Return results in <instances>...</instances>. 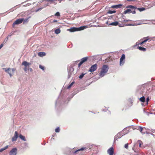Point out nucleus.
Here are the masks:
<instances>
[{
    "instance_id": "obj_11",
    "label": "nucleus",
    "mask_w": 155,
    "mask_h": 155,
    "mask_svg": "<svg viewBox=\"0 0 155 155\" xmlns=\"http://www.w3.org/2000/svg\"><path fill=\"white\" fill-rule=\"evenodd\" d=\"M149 38L148 37H146L144 38H143V39H144V40L143 41H141L142 39L140 40V42L137 45H142L146 42L148 40H149Z\"/></svg>"
},
{
    "instance_id": "obj_6",
    "label": "nucleus",
    "mask_w": 155,
    "mask_h": 155,
    "mask_svg": "<svg viewBox=\"0 0 155 155\" xmlns=\"http://www.w3.org/2000/svg\"><path fill=\"white\" fill-rule=\"evenodd\" d=\"M31 64L27 62V61H23L22 63V64L25 66V68H24V70L25 71H26L27 70H28V68L29 67V66L31 65Z\"/></svg>"
},
{
    "instance_id": "obj_7",
    "label": "nucleus",
    "mask_w": 155,
    "mask_h": 155,
    "mask_svg": "<svg viewBox=\"0 0 155 155\" xmlns=\"http://www.w3.org/2000/svg\"><path fill=\"white\" fill-rule=\"evenodd\" d=\"M97 68V64H94L92 65L88 71L92 73L94 71H96Z\"/></svg>"
},
{
    "instance_id": "obj_30",
    "label": "nucleus",
    "mask_w": 155,
    "mask_h": 155,
    "mask_svg": "<svg viewBox=\"0 0 155 155\" xmlns=\"http://www.w3.org/2000/svg\"><path fill=\"white\" fill-rule=\"evenodd\" d=\"M84 74H81L80 76H79V78L80 79H81L83 77H84Z\"/></svg>"
},
{
    "instance_id": "obj_28",
    "label": "nucleus",
    "mask_w": 155,
    "mask_h": 155,
    "mask_svg": "<svg viewBox=\"0 0 155 155\" xmlns=\"http://www.w3.org/2000/svg\"><path fill=\"white\" fill-rule=\"evenodd\" d=\"M55 16H60V14L59 12H57L54 15Z\"/></svg>"
},
{
    "instance_id": "obj_12",
    "label": "nucleus",
    "mask_w": 155,
    "mask_h": 155,
    "mask_svg": "<svg viewBox=\"0 0 155 155\" xmlns=\"http://www.w3.org/2000/svg\"><path fill=\"white\" fill-rule=\"evenodd\" d=\"M124 134L122 135V134L120 132L118 133L117 135H116L114 137V142L117 140L118 139L120 138L122 136L124 135Z\"/></svg>"
},
{
    "instance_id": "obj_46",
    "label": "nucleus",
    "mask_w": 155,
    "mask_h": 155,
    "mask_svg": "<svg viewBox=\"0 0 155 155\" xmlns=\"http://www.w3.org/2000/svg\"><path fill=\"white\" fill-rule=\"evenodd\" d=\"M54 137V136L53 135H52V138L53 137Z\"/></svg>"
},
{
    "instance_id": "obj_23",
    "label": "nucleus",
    "mask_w": 155,
    "mask_h": 155,
    "mask_svg": "<svg viewBox=\"0 0 155 155\" xmlns=\"http://www.w3.org/2000/svg\"><path fill=\"white\" fill-rule=\"evenodd\" d=\"M61 30L59 28L55 30V33L56 34H59Z\"/></svg>"
},
{
    "instance_id": "obj_33",
    "label": "nucleus",
    "mask_w": 155,
    "mask_h": 155,
    "mask_svg": "<svg viewBox=\"0 0 155 155\" xmlns=\"http://www.w3.org/2000/svg\"><path fill=\"white\" fill-rule=\"evenodd\" d=\"M128 143L124 145V147L126 149H127L128 148Z\"/></svg>"
},
{
    "instance_id": "obj_3",
    "label": "nucleus",
    "mask_w": 155,
    "mask_h": 155,
    "mask_svg": "<svg viewBox=\"0 0 155 155\" xmlns=\"http://www.w3.org/2000/svg\"><path fill=\"white\" fill-rule=\"evenodd\" d=\"M108 67L106 65H104L102 67L101 71L99 74V76L100 77H103L107 72L108 70Z\"/></svg>"
},
{
    "instance_id": "obj_32",
    "label": "nucleus",
    "mask_w": 155,
    "mask_h": 155,
    "mask_svg": "<svg viewBox=\"0 0 155 155\" xmlns=\"http://www.w3.org/2000/svg\"><path fill=\"white\" fill-rule=\"evenodd\" d=\"M138 142H139V147H140L142 142L140 140H138Z\"/></svg>"
},
{
    "instance_id": "obj_40",
    "label": "nucleus",
    "mask_w": 155,
    "mask_h": 155,
    "mask_svg": "<svg viewBox=\"0 0 155 155\" xmlns=\"http://www.w3.org/2000/svg\"><path fill=\"white\" fill-rule=\"evenodd\" d=\"M132 127V129L133 130H134L135 129L134 127Z\"/></svg>"
},
{
    "instance_id": "obj_36",
    "label": "nucleus",
    "mask_w": 155,
    "mask_h": 155,
    "mask_svg": "<svg viewBox=\"0 0 155 155\" xmlns=\"http://www.w3.org/2000/svg\"><path fill=\"white\" fill-rule=\"evenodd\" d=\"M136 0H127V2H132V1H135Z\"/></svg>"
},
{
    "instance_id": "obj_38",
    "label": "nucleus",
    "mask_w": 155,
    "mask_h": 155,
    "mask_svg": "<svg viewBox=\"0 0 155 155\" xmlns=\"http://www.w3.org/2000/svg\"><path fill=\"white\" fill-rule=\"evenodd\" d=\"M130 21V20H125V19L124 20V21H125V22H127V21Z\"/></svg>"
},
{
    "instance_id": "obj_10",
    "label": "nucleus",
    "mask_w": 155,
    "mask_h": 155,
    "mask_svg": "<svg viewBox=\"0 0 155 155\" xmlns=\"http://www.w3.org/2000/svg\"><path fill=\"white\" fill-rule=\"evenodd\" d=\"M88 57H85L82 58L81 61L78 64V68H80L81 65L85 62L88 59Z\"/></svg>"
},
{
    "instance_id": "obj_22",
    "label": "nucleus",
    "mask_w": 155,
    "mask_h": 155,
    "mask_svg": "<svg viewBox=\"0 0 155 155\" xmlns=\"http://www.w3.org/2000/svg\"><path fill=\"white\" fill-rule=\"evenodd\" d=\"M139 100L140 101L144 102L145 101V98L144 96L140 98Z\"/></svg>"
},
{
    "instance_id": "obj_1",
    "label": "nucleus",
    "mask_w": 155,
    "mask_h": 155,
    "mask_svg": "<svg viewBox=\"0 0 155 155\" xmlns=\"http://www.w3.org/2000/svg\"><path fill=\"white\" fill-rule=\"evenodd\" d=\"M137 129L139 130L140 132L143 134H151L154 136H155V130L146 128L145 127L143 128L141 127H137Z\"/></svg>"
},
{
    "instance_id": "obj_39",
    "label": "nucleus",
    "mask_w": 155,
    "mask_h": 155,
    "mask_svg": "<svg viewBox=\"0 0 155 155\" xmlns=\"http://www.w3.org/2000/svg\"><path fill=\"white\" fill-rule=\"evenodd\" d=\"M149 101V97H147V104H148V101Z\"/></svg>"
},
{
    "instance_id": "obj_45",
    "label": "nucleus",
    "mask_w": 155,
    "mask_h": 155,
    "mask_svg": "<svg viewBox=\"0 0 155 155\" xmlns=\"http://www.w3.org/2000/svg\"><path fill=\"white\" fill-rule=\"evenodd\" d=\"M128 128H127V127L126 128H125V129H128Z\"/></svg>"
},
{
    "instance_id": "obj_20",
    "label": "nucleus",
    "mask_w": 155,
    "mask_h": 155,
    "mask_svg": "<svg viewBox=\"0 0 155 155\" xmlns=\"http://www.w3.org/2000/svg\"><path fill=\"white\" fill-rule=\"evenodd\" d=\"M137 48L139 49V50H140V51H146V49L144 48L138 46L137 47Z\"/></svg>"
},
{
    "instance_id": "obj_15",
    "label": "nucleus",
    "mask_w": 155,
    "mask_h": 155,
    "mask_svg": "<svg viewBox=\"0 0 155 155\" xmlns=\"http://www.w3.org/2000/svg\"><path fill=\"white\" fill-rule=\"evenodd\" d=\"M107 153L109 154V155H113L114 153L113 148L111 147L108 150Z\"/></svg>"
},
{
    "instance_id": "obj_29",
    "label": "nucleus",
    "mask_w": 155,
    "mask_h": 155,
    "mask_svg": "<svg viewBox=\"0 0 155 155\" xmlns=\"http://www.w3.org/2000/svg\"><path fill=\"white\" fill-rule=\"evenodd\" d=\"M39 68L41 69L42 70H44V66H41V65H39Z\"/></svg>"
},
{
    "instance_id": "obj_5",
    "label": "nucleus",
    "mask_w": 155,
    "mask_h": 155,
    "mask_svg": "<svg viewBox=\"0 0 155 155\" xmlns=\"http://www.w3.org/2000/svg\"><path fill=\"white\" fill-rule=\"evenodd\" d=\"M85 27H86L85 26H81L78 28L73 27L69 29V30L71 32H74L83 30L84 29Z\"/></svg>"
},
{
    "instance_id": "obj_8",
    "label": "nucleus",
    "mask_w": 155,
    "mask_h": 155,
    "mask_svg": "<svg viewBox=\"0 0 155 155\" xmlns=\"http://www.w3.org/2000/svg\"><path fill=\"white\" fill-rule=\"evenodd\" d=\"M24 20V18H20L16 20L13 23L12 26L14 27L15 25H18L22 23Z\"/></svg>"
},
{
    "instance_id": "obj_42",
    "label": "nucleus",
    "mask_w": 155,
    "mask_h": 155,
    "mask_svg": "<svg viewBox=\"0 0 155 155\" xmlns=\"http://www.w3.org/2000/svg\"><path fill=\"white\" fill-rule=\"evenodd\" d=\"M58 1H59L60 2H61L62 0H58Z\"/></svg>"
},
{
    "instance_id": "obj_2",
    "label": "nucleus",
    "mask_w": 155,
    "mask_h": 155,
    "mask_svg": "<svg viewBox=\"0 0 155 155\" xmlns=\"http://www.w3.org/2000/svg\"><path fill=\"white\" fill-rule=\"evenodd\" d=\"M86 149L85 147H82L77 150L74 151L73 149L69 150V153H68V155H82V153L80 152V151Z\"/></svg>"
},
{
    "instance_id": "obj_17",
    "label": "nucleus",
    "mask_w": 155,
    "mask_h": 155,
    "mask_svg": "<svg viewBox=\"0 0 155 155\" xmlns=\"http://www.w3.org/2000/svg\"><path fill=\"white\" fill-rule=\"evenodd\" d=\"M118 24V22L117 21H115L114 22L111 23L109 25L111 26H117Z\"/></svg>"
},
{
    "instance_id": "obj_43",
    "label": "nucleus",
    "mask_w": 155,
    "mask_h": 155,
    "mask_svg": "<svg viewBox=\"0 0 155 155\" xmlns=\"http://www.w3.org/2000/svg\"><path fill=\"white\" fill-rule=\"evenodd\" d=\"M108 21H107L106 22V24H108Z\"/></svg>"
},
{
    "instance_id": "obj_31",
    "label": "nucleus",
    "mask_w": 155,
    "mask_h": 155,
    "mask_svg": "<svg viewBox=\"0 0 155 155\" xmlns=\"http://www.w3.org/2000/svg\"><path fill=\"white\" fill-rule=\"evenodd\" d=\"M28 18L26 19H24V20L23 21V23L24 24L26 22H28Z\"/></svg>"
},
{
    "instance_id": "obj_4",
    "label": "nucleus",
    "mask_w": 155,
    "mask_h": 155,
    "mask_svg": "<svg viewBox=\"0 0 155 155\" xmlns=\"http://www.w3.org/2000/svg\"><path fill=\"white\" fill-rule=\"evenodd\" d=\"M126 7L127 8H129L131 9H127L125 10L124 12V14H125L130 12L132 13L133 14H134L136 13L135 10L137 8L136 7L131 5H130L127 6Z\"/></svg>"
},
{
    "instance_id": "obj_27",
    "label": "nucleus",
    "mask_w": 155,
    "mask_h": 155,
    "mask_svg": "<svg viewBox=\"0 0 155 155\" xmlns=\"http://www.w3.org/2000/svg\"><path fill=\"white\" fill-rule=\"evenodd\" d=\"M138 9L140 11H144L145 10V8H138Z\"/></svg>"
},
{
    "instance_id": "obj_37",
    "label": "nucleus",
    "mask_w": 155,
    "mask_h": 155,
    "mask_svg": "<svg viewBox=\"0 0 155 155\" xmlns=\"http://www.w3.org/2000/svg\"><path fill=\"white\" fill-rule=\"evenodd\" d=\"M3 45L2 44L0 45V49L3 47Z\"/></svg>"
},
{
    "instance_id": "obj_9",
    "label": "nucleus",
    "mask_w": 155,
    "mask_h": 155,
    "mask_svg": "<svg viewBox=\"0 0 155 155\" xmlns=\"http://www.w3.org/2000/svg\"><path fill=\"white\" fill-rule=\"evenodd\" d=\"M125 56L124 54H123L121 58L120 59V65H122L124 64L125 62Z\"/></svg>"
},
{
    "instance_id": "obj_48",
    "label": "nucleus",
    "mask_w": 155,
    "mask_h": 155,
    "mask_svg": "<svg viewBox=\"0 0 155 155\" xmlns=\"http://www.w3.org/2000/svg\"><path fill=\"white\" fill-rule=\"evenodd\" d=\"M32 70L31 68L30 70Z\"/></svg>"
},
{
    "instance_id": "obj_24",
    "label": "nucleus",
    "mask_w": 155,
    "mask_h": 155,
    "mask_svg": "<svg viewBox=\"0 0 155 155\" xmlns=\"http://www.w3.org/2000/svg\"><path fill=\"white\" fill-rule=\"evenodd\" d=\"M74 82H72L70 85H69L67 87L68 89H69L73 85V84L74 83Z\"/></svg>"
},
{
    "instance_id": "obj_16",
    "label": "nucleus",
    "mask_w": 155,
    "mask_h": 155,
    "mask_svg": "<svg viewBox=\"0 0 155 155\" xmlns=\"http://www.w3.org/2000/svg\"><path fill=\"white\" fill-rule=\"evenodd\" d=\"M122 5H123L122 4H119L117 5H113L112 6V7L113 8H119L122 7Z\"/></svg>"
},
{
    "instance_id": "obj_19",
    "label": "nucleus",
    "mask_w": 155,
    "mask_h": 155,
    "mask_svg": "<svg viewBox=\"0 0 155 155\" xmlns=\"http://www.w3.org/2000/svg\"><path fill=\"white\" fill-rule=\"evenodd\" d=\"M19 137L22 140L24 141H26V139L25 136H23L21 134H20L19 135Z\"/></svg>"
},
{
    "instance_id": "obj_21",
    "label": "nucleus",
    "mask_w": 155,
    "mask_h": 155,
    "mask_svg": "<svg viewBox=\"0 0 155 155\" xmlns=\"http://www.w3.org/2000/svg\"><path fill=\"white\" fill-rule=\"evenodd\" d=\"M38 55L40 57H43L45 55V52H41L38 53Z\"/></svg>"
},
{
    "instance_id": "obj_14",
    "label": "nucleus",
    "mask_w": 155,
    "mask_h": 155,
    "mask_svg": "<svg viewBox=\"0 0 155 155\" xmlns=\"http://www.w3.org/2000/svg\"><path fill=\"white\" fill-rule=\"evenodd\" d=\"M18 134L17 131L15 132L14 136L12 137V141H16L17 140V138L18 137Z\"/></svg>"
},
{
    "instance_id": "obj_25",
    "label": "nucleus",
    "mask_w": 155,
    "mask_h": 155,
    "mask_svg": "<svg viewBox=\"0 0 155 155\" xmlns=\"http://www.w3.org/2000/svg\"><path fill=\"white\" fill-rule=\"evenodd\" d=\"M116 12V11H111L110 10H109L108 12V13L109 14H112L114 13H115Z\"/></svg>"
},
{
    "instance_id": "obj_26",
    "label": "nucleus",
    "mask_w": 155,
    "mask_h": 155,
    "mask_svg": "<svg viewBox=\"0 0 155 155\" xmlns=\"http://www.w3.org/2000/svg\"><path fill=\"white\" fill-rule=\"evenodd\" d=\"M60 131V129L59 128V127H58L57 128H56L55 129V131L56 132H59Z\"/></svg>"
},
{
    "instance_id": "obj_18",
    "label": "nucleus",
    "mask_w": 155,
    "mask_h": 155,
    "mask_svg": "<svg viewBox=\"0 0 155 155\" xmlns=\"http://www.w3.org/2000/svg\"><path fill=\"white\" fill-rule=\"evenodd\" d=\"M8 147V145H7L5 147H3L0 149V153L2 152L3 151L7 149Z\"/></svg>"
},
{
    "instance_id": "obj_47",
    "label": "nucleus",
    "mask_w": 155,
    "mask_h": 155,
    "mask_svg": "<svg viewBox=\"0 0 155 155\" xmlns=\"http://www.w3.org/2000/svg\"><path fill=\"white\" fill-rule=\"evenodd\" d=\"M125 130L124 129V130L123 131V132H124V131H125Z\"/></svg>"
},
{
    "instance_id": "obj_35",
    "label": "nucleus",
    "mask_w": 155,
    "mask_h": 155,
    "mask_svg": "<svg viewBox=\"0 0 155 155\" xmlns=\"http://www.w3.org/2000/svg\"><path fill=\"white\" fill-rule=\"evenodd\" d=\"M24 144L25 147H28V143H24Z\"/></svg>"
},
{
    "instance_id": "obj_41",
    "label": "nucleus",
    "mask_w": 155,
    "mask_h": 155,
    "mask_svg": "<svg viewBox=\"0 0 155 155\" xmlns=\"http://www.w3.org/2000/svg\"><path fill=\"white\" fill-rule=\"evenodd\" d=\"M132 149L133 150H134V152H137V151H136L135 150H134V148H133Z\"/></svg>"
},
{
    "instance_id": "obj_44",
    "label": "nucleus",
    "mask_w": 155,
    "mask_h": 155,
    "mask_svg": "<svg viewBox=\"0 0 155 155\" xmlns=\"http://www.w3.org/2000/svg\"><path fill=\"white\" fill-rule=\"evenodd\" d=\"M132 25L130 24L128 25V26H130V25Z\"/></svg>"
},
{
    "instance_id": "obj_34",
    "label": "nucleus",
    "mask_w": 155,
    "mask_h": 155,
    "mask_svg": "<svg viewBox=\"0 0 155 155\" xmlns=\"http://www.w3.org/2000/svg\"><path fill=\"white\" fill-rule=\"evenodd\" d=\"M4 69L5 70V72H8V73H9L8 71H9V68H8L7 69H6V68H5Z\"/></svg>"
},
{
    "instance_id": "obj_13",
    "label": "nucleus",
    "mask_w": 155,
    "mask_h": 155,
    "mask_svg": "<svg viewBox=\"0 0 155 155\" xmlns=\"http://www.w3.org/2000/svg\"><path fill=\"white\" fill-rule=\"evenodd\" d=\"M17 149L14 148L10 150V155H16L17 153Z\"/></svg>"
}]
</instances>
